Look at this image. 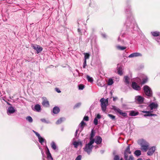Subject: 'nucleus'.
Segmentation results:
<instances>
[{
    "label": "nucleus",
    "instance_id": "ea45409f",
    "mask_svg": "<svg viewBox=\"0 0 160 160\" xmlns=\"http://www.w3.org/2000/svg\"><path fill=\"white\" fill-rule=\"evenodd\" d=\"M155 39L158 44L160 45V36L158 38H155Z\"/></svg>",
    "mask_w": 160,
    "mask_h": 160
},
{
    "label": "nucleus",
    "instance_id": "c03bdc74",
    "mask_svg": "<svg viewBox=\"0 0 160 160\" xmlns=\"http://www.w3.org/2000/svg\"><path fill=\"white\" fill-rule=\"evenodd\" d=\"M94 123L95 125H97L98 124V120L97 118H95L94 119Z\"/></svg>",
    "mask_w": 160,
    "mask_h": 160
},
{
    "label": "nucleus",
    "instance_id": "a19ab883",
    "mask_svg": "<svg viewBox=\"0 0 160 160\" xmlns=\"http://www.w3.org/2000/svg\"><path fill=\"white\" fill-rule=\"evenodd\" d=\"M108 116L112 120L115 119V116L111 114H108Z\"/></svg>",
    "mask_w": 160,
    "mask_h": 160
},
{
    "label": "nucleus",
    "instance_id": "1a4fd4ad",
    "mask_svg": "<svg viewBox=\"0 0 160 160\" xmlns=\"http://www.w3.org/2000/svg\"><path fill=\"white\" fill-rule=\"evenodd\" d=\"M131 153V152L130 151V145H129L124 151V159L125 160H128V154Z\"/></svg>",
    "mask_w": 160,
    "mask_h": 160
},
{
    "label": "nucleus",
    "instance_id": "0e129e2a",
    "mask_svg": "<svg viewBox=\"0 0 160 160\" xmlns=\"http://www.w3.org/2000/svg\"><path fill=\"white\" fill-rule=\"evenodd\" d=\"M146 160H150V159H147Z\"/></svg>",
    "mask_w": 160,
    "mask_h": 160
},
{
    "label": "nucleus",
    "instance_id": "6e6552de",
    "mask_svg": "<svg viewBox=\"0 0 160 160\" xmlns=\"http://www.w3.org/2000/svg\"><path fill=\"white\" fill-rule=\"evenodd\" d=\"M148 80L147 76L144 74H141V84H143L146 83Z\"/></svg>",
    "mask_w": 160,
    "mask_h": 160
},
{
    "label": "nucleus",
    "instance_id": "3c124183",
    "mask_svg": "<svg viewBox=\"0 0 160 160\" xmlns=\"http://www.w3.org/2000/svg\"><path fill=\"white\" fill-rule=\"evenodd\" d=\"M55 91L58 92V93H60L61 92V91L58 88H55Z\"/></svg>",
    "mask_w": 160,
    "mask_h": 160
},
{
    "label": "nucleus",
    "instance_id": "338daca9",
    "mask_svg": "<svg viewBox=\"0 0 160 160\" xmlns=\"http://www.w3.org/2000/svg\"><path fill=\"white\" fill-rule=\"evenodd\" d=\"M42 154L43 153V152H42Z\"/></svg>",
    "mask_w": 160,
    "mask_h": 160
},
{
    "label": "nucleus",
    "instance_id": "8fccbe9b",
    "mask_svg": "<svg viewBox=\"0 0 160 160\" xmlns=\"http://www.w3.org/2000/svg\"><path fill=\"white\" fill-rule=\"evenodd\" d=\"M88 116H85L84 117L83 120L86 121H88Z\"/></svg>",
    "mask_w": 160,
    "mask_h": 160
},
{
    "label": "nucleus",
    "instance_id": "ddd939ff",
    "mask_svg": "<svg viewBox=\"0 0 160 160\" xmlns=\"http://www.w3.org/2000/svg\"><path fill=\"white\" fill-rule=\"evenodd\" d=\"M131 86L133 89L135 90H139L140 89V87L135 82H132Z\"/></svg>",
    "mask_w": 160,
    "mask_h": 160
},
{
    "label": "nucleus",
    "instance_id": "2f4dec72",
    "mask_svg": "<svg viewBox=\"0 0 160 160\" xmlns=\"http://www.w3.org/2000/svg\"><path fill=\"white\" fill-rule=\"evenodd\" d=\"M87 79L88 81L90 82H92L93 81V78L92 77H90L88 75L87 76Z\"/></svg>",
    "mask_w": 160,
    "mask_h": 160
},
{
    "label": "nucleus",
    "instance_id": "b1692460",
    "mask_svg": "<svg viewBox=\"0 0 160 160\" xmlns=\"http://www.w3.org/2000/svg\"><path fill=\"white\" fill-rule=\"evenodd\" d=\"M138 112H136L134 111H132L130 112L129 115L131 116H134L138 115Z\"/></svg>",
    "mask_w": 160,
    "mask_h": 160
},
{
    "label": "nucleus",
    "instance_id": "e433bc0d",
    "mask_svg": "<svg viewBox=\"0 0 160 160\" xmlns=\"http://www.w3.org/2000/svg\"><path fill=\"white\" fill-rule=\"evenodd\" d=\"M126 11L128 13L130 14V15H131L130 8L129 6H128V7L126 8Z\"/></svg>",
    "mask_w": 160,
    "mask_h": 160
},
{
    "label": "nucleus",
    "instance_id": "4d7b16f0",
    "mask_svg": "<svg viewBox=\"0 0 160 160\" xmlns=\"http://www.w3.org/2000/svg\"><path fill=\"white\" fill-rule=\"evenodd\" d=\"M78 130H76V132H75V136L77 135V133H78Z\"/></svg>",
    "mask_w": 160,
    "mask_h": 160
},
{
    "label": "nucleus",
    "instance_id": "393cba45",
    "mask_svg": "<svg viewBox=\"0 0 160 160\" xmlns=\"http://www.w3.org/2000/svg\"><path fill=\"white\" fill-rule=\"evenodd\" d=\"M52 148L54 150H56L57 148L55 143L54 142H52L51 144Z\"/></svg>",
    "mask_w": 160,
    "mask_h": 160
},
{
    "label": "nucleus",
    "instance_id": "864d4df0",
    "mask_svg": "<svg viewBox=\"0 0 160 160\" xmlns=\"http://www.w3.org/2000/svg\"><path fill=\"white\" fill-rule=\"evenodd\" d=\"M128 160H134V158L132 156H130Z\"/></svg>",
    "mask_w": 160,
    "mask_h": 160
},
{
    "label": "nucleus",
    "instance_id": "473e14b6",
    "mask_svg": "<svg viewBox=\"0 0 160 160\" xmlns=\"http://www.w3.org/2000/svg\"><path fill=\"white\" fill-rule=\"evenodd\" d=\"M40 120L42 122H43L46 123L48 124L50 123V122L49 121L47 120L45 118L41 119Z\"/></svg>",
    "mask_w": 160,
    "mask_h": 160
},
{
    "label": "nucleus",
    "instance_id": "0eeeda50",
    "mask_svg": "<svg viewBox=\"0 0 160 160\" xmlns=\"http://www.w3.org/2000/svg\"><path fill=\"white\" fill-rule=\"evenodd\" d=\"M156 150V148L155 146H152L150 148L149 147L148 149V151L147 152V154L148 156H152Z\"/></svg>",
    "mask_w": 160,
    "mask_h": 160
},
{
    "label": "nucleus",
    "instance_id": "a18cd8bd",
    "mask_svg": "<svg viewBox=\"0 0 160 160\" xmlns=\"http://www.w3.org/2000/svg\"><path fill=\"white\" fill-rule=\"evenodd\" d=\"M82 156L81 155H79L75 159V160H81L82 158Z\"/></svg>",
    "mask_w": 160,
    "mask_h": 160
},
{
    "label": "nucleus",
    "instance_id": "f704fd0d",
    "mask_svg": "<svg viewBox=\"0 0 160 160\" xmlns=\"http://www.w3.org/2000/svg\"><path fill=\"white\" fill-rule=\"evenodd\" d=\"M135 101L136 102L138 103H140V96H138L136 97Z\"/></svg>",
    "mask_w": 160,
    "mask_h": 160
},
{
    "label": "nucleus",
    "instance_id": "bb28decb",
    "mask_svg": "<svg viewBox=\"0 0 160 160\" xmlns=\"http://www.w3.org/2000/svg\"><path fill=\"white\" fill-rule=\"evenodd\" d=\"M122 68V67H119L118 68V74L122 75L123 74Z\"/></svg>",
    "mask_w": 160,
    "mask_h": 160
},
{
    "label": "nucleus",
    "instance_id": "4c0bfd02",
    "mask_svg": "<svg viewBox=\"0 0 160 160\" xmlns=\"http://www.w3.org/2000/svg\"><path fill=\"white\" fill-rule=\"evenodd\" d=\"M81 105V103L80 102L76 104L74 107V108H79Z\"/></svg>",
    "mask_w": 160,
    "mask_h": 160
},
{
    "label": "nucleus",
    "instance_id": "49530a36",
    "mask_svg": "<svg viewBox=\"0 0 160 160\" xmlns=\"http://www.w3.org/2000/svg\"><path fill=\"white\" fill-rule=\"evenodd\" d=\"M84 88V86L82 84H80L79 86V89L80 90H82Z\"/></svg>",
    "mask_w": 160,
    "mask_h": 160
},
{
    "label": "nucleus",
    "instance_id": "7c9ffc66",
    "mask_svg": "<svg viewBox=\"0 0 160 160\" xmlns=\"http://www.w3.org/2000/svg\"><path fill=\"white\" fill-rule=\"evenodd\" d=\"M84 60L87 61V59H88L90 57V54L88 53H84Z\"/></svg>",
    "mask_w": 160,
    "mask_h": 160
},
{
    "label": "nucleus",
    "instance_id": "9b49d317",
    "mask_svg": "<svg viewBox=\"0 0 160 160\" xmlns=\"http://www.w3.org/2000/svg\"><path fill=\"white\" fill-rule=\"evenodd\" d=\"M32 47L37 52V53L40 52L42 51V48L37 45H32Z\"/></svg>",
    "mask_w": 160,
    "mask_h": 160
},
{
    "label": "nucleus",
    "instance_id": "5701e85b",
    "mask_svg": "<svg viewBox=\"0 0 160 160\" xmlns=\"http://www.w3.org/2000/svg\"><path fill=\"white\" fill-rule=\"evenodd\" d=\"M65 120V118H61L58 119L56 122L57 124H61L63 121Z\"/></svg>",
    "mask_w": 160,
    "mask_h": 160
},
{
    "label": "nucleus",
    "instance_id": "4be33fe9",
    "mask_svg": "<svg viewBox=\"0 0 160 160\" xmlns=\"http://www.w3.org/2000/svg\"><path fill=\"white\" fill-rule=\"evenodd\" d=\"M95 135L94 133L93 132V130H92L91 131V132L90 134V137L89 138L90 141H92L94 142V139H93V137Z\"/></svg>",
    "mask_w": 160,
    "mask_h": 160
},
{
    "label": "nucleus",
    "instance_id": "de8ad7c7",
    "mask_svg": "<svg viewBox=\"0 0 160 160\" xmlns=\"http://www.w3.org/2000/svg\"><path fill=\"white\" fill-rule=\"evenodd\" d=\"M87 65V61H86L85 60H84V62L83 63V68H85L86 66Z\"/></svg>",
    "mask_w": 160,
    "mask_h": 160
},
{
    "label": "nucleus",
    "instance_id": "5fc2aeb1",
    "mask_svg": "<svg viewBox=\"0 0 160 160\" xmlns=\"http://www.w3.org/2000/svg\"><path fill=\"white\" fill-rule=\"evenodd\" d=\"M102 35L104 38H106V35L105 34H102Z\"/></svg>",
    "mask_w": 160,
    "mask_h": 160
},
{
    "label": "nucleus",
    "instance_id": "a211bd4d",
    "mask_svg": "<svg viewBox=\"0 0 160 160\" xmlns=\"http://www.w3.org/2000/svg\"><path fill=\"white\" fill-rule=\"evenodd\" d=\"M140 56V53L138 52H135L132 53L129 55L128 56V58H133L138 57H139Z\"/></svg>",
    "mask_w": 160,
    "mask_h": 160
},
{
    "label": "nucleus",
    "instance_id": "bf43d9fd",
    "mask_svg": "<svg viewBox=\"0 0 160 160\" xmlns=\"http://www.w3.org/2000/svg\"><path fill=\"white\" fill-rule=\"evenodd\" d=\"M78 32H80L81 31V30L79 28H78Z\"/></svg>",
    "mask_w": 160,
    "mask_h": 160
},
{
    "label": "nucleus",
    "instance_id": "7ed1b4c3",
    "mask_svg": "<svg viewBox=\"0 0 160 160\" xmlns=\"http://www.w3.org/2000/svg\"><path fill=\"white\" fill-rule=\"evenodd\" d=\"M149 144L143 139H141V150L143 152H147L149 147Z\"/></svg>",
    "mask_w": 160,
    "mask_h": 160
},
{
    "label": "nucleus",
    "instance_id": "e2e57ef3",
    "mask_svg": "<svg viewBox=\"0 0 160 160\" xmlns=\"http://www.w3.org/2000/svg\"><path fill=\"white\" fill-rule=\"evenodd\" d=\"M137 160H140V158H138Z\"/></svg>",
    "mask_w": 160,
    "mask_h": 160
},
{
    "label": "nucleus",
    "instance_id": "774afa93",
    "mask_svg": "<svg viewBox=\"0 0 160 160\" xmlns=\"http://www.w3.org/2000/svg\"><path fill=\"white\" fill-rule=\"evenodd\" d=\"M8 104L11 105V104H9V103H8Z\"/></svg>",
    "mask_w": 160,
    "mask_h": 160
},
{
    "label": "nucleus",
    "instance_id": "20e7f679",
    "mask_svg": "<svg viewBox=\"0 0 160 160\" xmlns=\"http://www.w3.org/2000/svg\"><path fill=\"white\" fill-rule=\"evenodd\" d=\"M100 102L101 103L102 110L104 112L106 111L107 107L108 105V99H105L104 98H102L100 100Z\"/></svg>",
    "mask_w": 160,
    "mask_h": 160
},
{
    "label": "nucleus",
    "instance_id": "423d86ee",
    "mask_svg": "<svg viewBox=\"0 0 160 160\" xmlns=\"http://www.w3.org/2000/svg\"><path fill=\"white\" fill-rule=\"evenodd\" d=\"M112 108L116 112L119 113L120 115L123 117H126L127 115L126 112H122V110L115 106H112Z\"/></svg>",
    "mask_w": 160,
    "mask_h": 160
},
{
    "label": "nucleus",
    "instance_id": "09e8293b",
    "mask_svg": "<svg viewBox=\"0 0 160 160\" xmlns=\"http://www.w3.org/2000/svg\"><path fill=\"white\" fill-rule=\"evenodd\" d=\"M144 98L141 96V104L143 103ZM142 106L141 105V107H142Z\"/></svg>",
    "mask_w": 160,
    "mask_h": 160
},
{
    "label": "nucleus",
    "instance_id": "dca6fc26",
    "mask_svg": "<svg viewBox=\"0 0 160 160\" xmlns=\"http://www.w3.org/2000/svg\"><path fill=\"white\" fill-rule=\"evenodd\" d=\"M94 140V142L98 144H100L102 142V138L99 136L96 137Z\"/></svg>",
    "mask_w": 160,
    "mask_h": 160
},
{
    "label": "nucleus",
    "instance_id": "79ce46f5",
    "mask_svg": "<svg viewBox=\"0 0 160 160\" xmlns=\"http://www.w3.org/2000/svg\"><path fill=\"white\" fill-rule=\"evenodd\" d=\"M80 125H81V128H82V129L83 128V125L85 124V123L83 121H82L81 123H80Z\"/></svg>",
    "mask_w": 160,
    "mask_h": 160
},
{
    "label": "nucleus",
    "instance_id": "f03ea898",
    "mask_svg": "<svg viewBox=\"0 0 160 160\" xmlns=\"http://www.w3.org/2000/svg\"><path fill=\"white\" fill-rule=\"evenodd\" d=\"M94 142L92 141H89L88 143L86 144L85 147L83 148V149L84 151L89 155L92 152V149L93 147L92 145Z\"/></svg>",
    "mask_w": 160,
    "mask_h": 160
},
{
    "label": "nucleus",
    "instance_id": "603ef678",
    "mask_svg": "<svg viewBox=\"0 0 160 160\" xmlns=\"http://www.w3.org/2000/svg\"><path fill=\"white\" fill-rule=\"evenodd\" d=\"M95 118L97 119H99L101 118V116L99 114H98Z\"/></svg>",
    "mask_w": 160,
    "mask_h": 160
},
{
    "label": "nucleus",
    "instance_id": "a878e982",
    "mask_svg": "<svg viewBox=\"0 0 160 160\" xmlns=\"http://www.w3.org/2000/svg\"><path fill=\"white\" fill-rule=\"evenodd\" d=\"M39 141L40 143H41V144H43V143L45 142V143H46V141L45 139L43 138L41 136L40 137V138H38Z\"/></svg>",
    "mask_w": 160,
    "mask_h": 160
},
{
    "label": "nucleus",
    "instance_id": "6e6d98bb",
    "mask_svg": "<svg viewBox=\"0 0 160 160\" xmlns=\"http://www.w3.org/2000/svg\"><path fill=\"white\" fill-rule=\"evenodd\" d=\"M99 83H98V86H100L101 87H103L104 86V84H103V85H99Z\"/></svg>",
    "mask_w": 160,
    "mask_h": 160
},
{
    "label": "nucleus",
    "instance_id": "9d476101",
    "mask_svg": "<svg viewBox=\"0 0 160 160\" xmlns=\"http://www.w3.org/2000/svg\"><path fill=\"white\" fill-rule=\"evenodd\" d=\"M15 111L16 110L13 107L11 106L9 107L7 110V113L8 115H9L11 114L14 113Z\"/></svg>",
    "mask_w": 160,
    "mask_h": 160
},
{
    "label": "nucleus",
    "instance_id": "2eb2a0df",
    "mask_svg": "<svg viewBox=\"0 0 160 160\" xmlns=\"http://www.w3.org/2000/svg\"><path fill=\"white\" fill-rule=\"evenodd\" d=\"M151 34L153 37L155 38H158L160 36V32L157 31L151 32Z\"/></svg>",
    "mask_w": 160,
    "mask_h": 160
},
{
    "label": "nucleus",
    "instance_id": "f8f14e48",
    "mask_svg": "<svg viewBox=\"0 0 160 160\" xmlns=\"http://www.w3.org/2000/svg\"><path fill=\"white\" fill-rule=\"evenodd\" d=\"M75 138L73 139L72 141V144L74 145V148H77L79 145H80L82 146V142L79 141L78 142H76L75 141Z\"/></svg>",
    "mask_w": 160,
    "mask_h": 160
},
{
    "label": "nucleus",
    "instance_id": "c85d7f7f",
    "mask_svg": "<svg viewBox=\"0 0 160 160\" xmlns=\"http://www.w3.org/2000/svg\"><path fill=\"white\" fill-rule=\"evenodd\" d=\"M117 48L120 50H123L126 49V47H125L121 46L119 45H117L116 46Z\"/></svg>",
    "mask_w": 160,
    "mask_h": 160
},
{
    "label": "nucleus",
    "instance_id": "37998d69",
    "mask_svg": "<svg viewBox=\"0 0 160 160\" xmlns=\"http://www.w3.org/2000/svg\"><path fill=\"white\" fill-rule=\"evenodd\" d=\"M114 160H120V157L118 156L117 155H115L114 156Z\"/></svg>",
    "mask_w": 160,
    "mask_h": 160
},
{
    "label": "nucleus",
    "instance_id": "f3484780",
    "mask_svg": "<svg viewBox=\"0 0 160 160\" xmlns=\"http://www.w3.org/2000/svg\"><path fill=\"white\" fill-rule=\"evenodd\" d=\"M42 98L43 99V101L42 102V105L43 106L45 107H48L49 106V102L47 100L46 98L45 97H43Z\"/></svg>",
    "mask_w": 160,
    "mask_h": 160
},
{
    "label": "nucleus",
    "instance_id": "58836bf2",
    "mask_svg": "<svg viewBox=\"0 0 160 160\" xmlns=\"http://www.w3.org/2000/svg\"><path fill=\"white\" fill-rule=\"evenodd\" d=\"M32 132L35 134L36 136L38 137V138H40L41 136L40 135L38 132L35 131L34 130H32Z\"/></svg>",
    "mask_w": 160,
    "mask_h": 160
},
{
    "label": "nucleus",
    "instance_id": "052dcab7",
    "mask_svg": "<svg viewBox=\"0 0 160 160\" xmlns=\"http://www.w3.org/2000/svg\"><path fill=\"white\" fill-rule=\"evenodd\" d=\"M100 152L101 153H103V152H104V151H102V150H101L100 151Z\"/></svg>",
    "mask_w": 160,
    "mask_h": 160
},
{
    "label": "nucleus",
    "instance_id": "aec40b11",
    "mask_svg": "<svg viewBox=\"0 0 160 160\" xmlns=\"http://www.w3.org/2000/svg\"><path fill=\"white\" fill-rule=\"evenodd\" d=\"M60 111L59 108L57 107H54L53 109V113L56 114L58 113Z\"/></svg>",
    "mask_w": 160,
    "mask_h": 160
},
{
    "label": "nucleus",
    "instance_id": "39448f33",
    "mask_svg": "<svg viewBox=\"0 0 160 160\" xmlns=\"http://www.w3.org/2000/svg\"><path fill=\"white\" fill-rule=\"evenodd\" d=\"M143 90L145 94L148 97L152 96V92L151 88L147 85H145L143 87Z\"/></svg>",
    "mask_w": 160,
    "mask_h": 160
},
{
    "label": "nucleus",
    "instance_id": "412c9836",
    "mask_svg": "<svg viewBox=\"0 0 160 160\" xmlns=\"http://www.w3.org/2000/svg\"><path fill=\"white\" fill-rule=\"evenodd\" d=\"M124 81L126 84H129L130 83V79L128 76H125L124 77Z\"/></svg>",
    "mask_w": 160,
    "mask_h": 160
},
{
    "label": "nucleus",
    "instance_id": "13d9d810",
    "mask_svg": "<svg viewBox=\"0 0 160 160\" xmlns=\"http://www.w3.org/2000/svg\"><path fill=\"white\" fill-rule=\"evenodd\" d=\"M76 71L78 73V76H79L80 75H79V71L78 70L76 69Z\"/></svg>",
    "mask_w": 160,
    "mask_h": 160
},
{
    "label": "nucleus",
    "instance_id": "f257e3e1",
    "mask_svg": "<svg viewBox=\"0 0 160 160\" xmlns=\"http://www.w3.org/2000/svg\"><path fill=\"white\" fill-rule=\"evenodd\" d=\"M158 106L157 104L154 102H152L149 104V107L150 109V110L149 111H143L142 112L143 113H145L144 116H156L157 115L156 114H153L151 113L153 112L152 110L153 109H156Z\"/></svg>",
    "mask_w": 160,
    "mask_h": 160
},
{
    "label": "nucleus",
    "instance_id": "69168bd1",
    "mask_svg": "<svg viewBox=\"0 0 160 160\" xmlns=\"http://www.w3.org/2000/svg\"><path fill=\"white\" fill-rule=\"evenodd\" d=\"M119 38H118V40L119 41Z\"/></svg>",
    "mask_w": 160,
    "mask_h": 160
},
{
    "label": "nucleus",
    "instance_id": "c9c22d12",
    "mask_svg": "<svg viewBox=\"0 0 160 160\" xmlns=\"http://www.w3.org/2000/svg\"><path fill=\"white\" fill-rule=\"evenodd\" d=\"M113 83V80L112 79H109L108 82V85H112V84Z\"/></svg>",
    "mask_w": 160,
    "mask_h": 160
},
{
    "label": "nucleus",
    "instance_id": "cd10ccee",
    "mask_svg": "<svg viewBox=\"0 0 160 160\" xmlns=\"http://www.w3.org/2000/svg\"><path fill=\"white\" fill-rule=\"evenodd\" d=\"M47 156H48V158H50L52 160H53V158H52V156H51V153H50V152L49 151V150L48 149V148L47 147Z\"/></svg>",
    "mask_w": 160,
    "mask_h": 160
},
{
    "label": "nucleus",
    "instance_id": "680f3d73",
    "mask_svg": "<svg viewBox=\"0 0 160 160\" xmlns=\"http://www.w3.org/2000/svg\"><path fill=\"white\" fill-rule=\"evenodd\" d=\"M116 98H113V100L114 101H115L116 100Z\"/></svg>",
    "mask_w": 160,
    "mask_h": 160
},
{
    "label": "nucleus",
    "instance_id": "6ab92c4d",
    "mask_svg": "<svg viewBox=\"0 0 160 160\" xmlns=\"http://www.w3.org/2000/svg\"><path fill=\"white\" fill-rule=\"evenodd\" d=\"M34 108V110L38 112H40L41 110V106L38 104H36Z\"/></svg>",
    "mask_w": 160,
    "mask_h": 160
},
{
    "label": "nucleus",
    "instance_id": "c756f323",
    "mask_svg": "<svg viewBox=\"0 0 160 160\" xmlns=\"http://www.w3.org/2000/svg\"><path fill=\"white\" fill-rule=\"evenodd\" d=\"M26 120L29 123H32L33 122V119L31 116H28L26 118Z\"/></svg>",
    "mask_w": 160,
    "mask_h": 160
},
{
    "label": "nucleus",
    "instance_id": "4468645a",
    "mask_svg": "<svg viewBox=\"0 0 160 160\" xmlns=\"http://www.w3.org/2000/svg\"><path fill=\"white\" fill-rule=\"evenodd\" d=\"M134 21V19L132 16H130L129 18H128L126 21V24L127 26H128V24H131Z\"/></svg>",
    "mask_w": 160,
    "mask_h": 160
},
{
    "label": "nucleus",
    "instance_id": "72a5a7b5",
    "mask_svg": "<svg viewBox=\"0 0 160 160\" xmlns=\"http://www.w3.org/2000/svg\"><path fill=\"white\" fill-rule=\"evenodd\" d=\"M134 154L137 157L139 156L140 155V150H137L135 151L134 152Z\"/></svg>",
    "mask_w": 160,
    "mask_h": 160
}]
</instances>
